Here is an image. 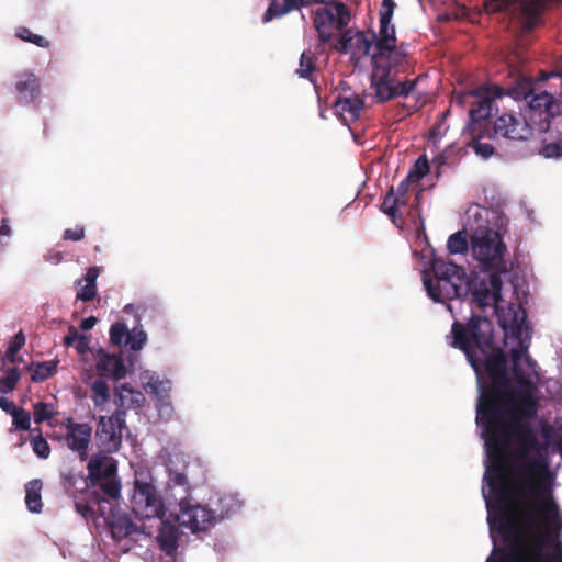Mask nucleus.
I'll return each instance as SVG.
<instances>
[{"label": "nucleus", "mask_w": 562, "mask_h": 562, "mask_svg": "<svg viewBox=\"0 0 562 562\" xmlns=\"http://www.w3.org/2000/svg\"><path fill=\"white\" fill-rule=\"evenodd\" d=\"M493 131L495 136L510 140H527L535 133L521 113H503L494 121Z\"/></svg>", "instance_id": "obj_9"}, {"label": "nucleus", "mask_w": 562, "mask_h": 562, "mask_svg": "<svg viewBox=\"0 0 562 562\" xmlns=\"http://www.w3.org/2000/svg\"><path fill=\"white\" fill-rule=\"evenodd\" d=\"M91 391L93 393L91 398L95 406H103L110 401V389L103 378L100 376V379L92 382Z\"/></svg>", "instance_id": "obj_29"}, {"label": "nucleus", "mask_w": 562, "mask_h": 562, "mask_svg": "<svg viewBox=\"0 0 562 562\" xmlns=\"http://www.w3.org/2000/svg\"><path fill=\"white\" fill-rule=\"evenodd\" d=\"M423 283L429 297L439 303L464 300L471 291V281L465 270L441 259H434L431 269L424 271Z\"/></svg>", "instance_id": "obj_3"}, {"label": "nucleus", "mask_w": 562, "mask_h": 562, "mask_svg": "<svg viewBox=\"0 0 562 562\" xmlns=\"http://www.w3.org/2000/svg\"><path fill=\"white\" fill-rule=\"evenodd\" d=\"M383 58L387 60V64L381 65V67H390L391 70L393 68H402L404 65L408 64V53L396 52L395 47L390 50H385V54L381 59Z\"/></svg>", "instance_id": "obj_37"}, {"label": "nucleus", "mask_w": 562, "mask_h": 562, "mask_svg": "<svg viewBox=\"0 0 562 562\" xmlns=\"http://www.w3.org/2000/svg\"><path fill=\"white\" fill-rule=\"evenodd\" d=\"M0 408L11 415V412H14L18 406L7 397H0Z\"/></svg>", "instance_id": "obj_58"}, {"label": "nucleus", "mask_w": 562, "mask_h": 562, "mask_svg": "<svg viewBox=\"0 0 562 562\" xmlns=\"http://www.w3.org/2000/svg\"><path fill=\"white\" fill-rule=\"evenodd\" d=\"M103 502L105 499L98 491H86L81 495H75V508L86 519L94 518L97 510L104 516Z\"/></svg>", "instance_id": "obj_20"}, {"label": "nucleus", "mask_w": 562, "mask_h": 562, "mask_svg": "<svg viewBox=\"0 0 562 562\" xmlns=\"http://www.w3.org/2000/svg\"><path fill=\"white\" fill-rule=\"evenodd\" d=\"M146 334L143 330L130 333L127 337V341H125L126 346H130L132 350H139L146 342Z\"/></svg>", "instance_id": "obj_48"}, {"label": "nucleus", "mask_w": 562, "mask_h": 562, "mask_svg": "<svg viewBox=\"0 0 562 562\" xmlns=\"http://www.w3.org/2000/svg\"><path fill=\"white\" fill-rule=\"evenodd\" d=\"M99 490H97L98 492H100V495L102 496L105 495L108 496L109 498L111 499H117L121 495V481L120 479L116 476H113V477H110V479H104V480H101L99 481Z\"/></svg>", "instance_id": "obj_31"}, {"label": "nucleus", "mask_w": 562, "mask_h": 562, "mask_svg": "<svg viewBox=\"0 0 562 562\" xmlns=\"http://www.w3.org/2000/svg\"><path fill=\"white\" fill-rule=\"evenodd\" d=\"M329 8L334 11V25L337 31H344L350 21V14L345 3L335 1Z\"/></svg>", "instance_id": "obj_32"}, {"label": "nucleus", "mask_w": 562, "mask_h": 562, "mask_svg": "<svg viewBox=\"0 0 562 562\" xmlns=\"http://www.w3.org/2000/svg\"><path fill=\"white\" fill-rule=\"evenodd\" d=\"M490 460L486 476L494 499L503 505L499 531L514 533L510 552L486 562H562V516L553 497L554 473L536 429L483 438Z\"/></svg>", "instance_id": "obj_2"}, {"label": "nucleus", "mask_w": 562, "mask_h": 562, "mask_svg": "<svg viewBox=\"0 0 562 562\" xmlns=\"http://www.w3.org/2000/svg\"><path fill=\"white\" fill-rule=\"evenodd\" d=\"M301 7H303V0H272L262 16V21L268 23L274 18L283 16Z\"/></svg>", "instance_id": "obj_24"}, {"label": "nucleus", "mask_w": 562, "mask_h": 562, "mask_svg": "<svg viewBox=\"0 0 562 562\" xmlns=\"http://www.w3.org/2000/svg\"><path fill=\"white\" fill-rule=\"evenodd\" d=\"M506 250L501 234L492 228L480 227L471 238L472 256L483 270L507 272L508 268L504 260Z\"/></svg>", "instance_id": "obj_5"}, {"label": "nucleus", "mask_w": 562, "mask_h": 562, "mask_svg": "<svg viewBox=\"0 0 562 562\" xmlns=\"http://www.w3.org/2000/svg\"><path fill=\"white\" fill-rule=\"evenodd\" d=\"M508 95L515 100H526L528 108L524 116L533 132L546 133L554 119L561 115L562 104L547 91L536 92L531 78L519 77L508 89Z\"/></svg>", "instance_id": "obj_4"}, {"label": "nucleus", "mask_w": 562, "mask_h": 562, "mask_svg": "<svg viewBox=\"0 0 562 562\" xmlns=\"http://www.w3.org/2000/svg\"><path fill=\"white\" fill-rule=\"evenodd\" d=\"M32 432H37L36 436H33L31 443L33 451L35 454L42 459H47L50 454V447L46 439L43 438L42 431L40 428H35Z\"/></svg>", "instance_id": "obj_39"}, {"label": "nucleus", "mask_w": 562, "mask_h": 562, "mask_svg": "<svg viewBox=\"0 0 562 562\" xmlns=\"http://www.w3.org/2000/svg\"><path fill=\"white\" fill-rule=\"evenodd\" d=\"M80 336L81 335L78 334L77 328L74 326H70L68 328L67 335L64 337V345L67 347L74 346Z\"/></svg>", "instance_id": "obj_55"}, {"label": "nucleus", "mask_w": 562, "mask_h": 562, "mask_svg": "<svg viewBox=\"0 0 562 562\" xmlns=\"http://www.w3.org/2000/svg\"><path fill=\"white\" fill-rule=\"evenodd\" d=\"M100 274V269L97 266L88 268L85 277L82 279H79L76 281L77 285H81L82 281L86 282V284L89 285H97V279Z\"/></svg>", "instance_id": "obj_52"}, {"label": "nucleus", "mask_w": 562, "mask_h": 562, "mask_svg": "<svg viewBox=\"0 0 562 562\" xmlns=\"http://www.w3.org/2000/svg\"><path fill=\"white\" fill-rule=\"evenodd\" d=\"M97 324V318L94 316H90L87 318H83L80 323V328L85 331L90 330L94 327Z\"/></svg>", "instance_id": "obj_60"}, {"label": "nucleus", "mask_w": 562, "mask_h": 562, "mask_svg": "<svg viewBox=\"0 0 562 562\" xmlns=\"http://www.w3.org/2000/svg\"><path fill=\"white\" fill-rule=\"evenodd\" d=\"M314 25L316 26H333L334 25V11L329 7L317 9L314 16Z\"/></svg>", "instance_id": "obj_45"}, {"label": "nucleus", "mask_w": 562, "mask_h": 562, "mask_svg": "<svg viewBox=\"0 0 562 562\" xmlns=\"http://www.w3.org/2000/svg\"><path fill=\"white\" fill-rule=\"evenodd\" d=\"M429 172V162L425 155L419 156L415 164L413 165L412 169L409 170L408 180H412L413 182H417L420 179H423L427 173Z\"/></svg>", "instance_id": "obj_40"}, {"label": "nucleus", "mask_w": 562, "mask_h": 562, "mask_svg": "<svg viewBox=\"0 0 562 562\" xmlns=\"http://www.w3.org/2000/svg\"><path fill=\"white\" fill-rule=\"evenodd\" d=\"M130 503L132 512L140 519H162L166 514L164 499L151 482L135 479Z\"/></svg>", "instance_id": "obj_6"}, {"label": "nucleus", "mask_w": 562, "mask_h": 562, "mask_svg": "<svg viewBox=\"0 0 562 562\" xmlns=\"http://www.w3.org/2000/svg\"><path fill=\"white\" fill-rule=\"evenodd\" d=\"M341 32L338 42L333 44V48L341 54H346L353 46V32L352 30H344Z\"/></svg>", "instance_id": "obj_46"}, {"label": "nucleus", "mask_w": 562, "mask_h": 562, "mask_svg": "<svg viewBox=\"0 0 562 562\" xmlns=\"http://www.w3.org/2000/svg\"><path fill=\"white\" fill-rule=\"evenodd\" d=\"M469 134L471 136V142H469L468 145L472 146V148L479 156L483 158H488L494 154L493 145L480 142V139L483 137V131H480V136H475L473 133Z\"/></svg>", "instance_id": "obj_41"}, {"label": "nucleus", "mask_w": 562, "mask_h": 562, "mask_svg": "<svg viewBox=\"0 0 562 562\" xmlns=\"http://www.w3.org/2000/svg\"><path fill=\"white\" fill-rule=\"evenodd\" d=\"M396 201L397 200L395 199L394 189L393 187H391L390 191L384 196L381 210L390 217L394 225H396L398 228H402L404 225V218L402 216V213L398 212Z\"/></svg>", "instance_id": "obj_27"}, {"label": "nucleus", "mask_w": 562, "mask_h": 562, "mask_svg": "<svg viewBox=\"0 0 562 562\" xmlns=\"http://www.w3.org/2000/svg\"><path fill=\"white\" fill-rule=\"evenodd\" d=\"M394 8L395 3L393 0H382L380 11V32L375 40L376 52L372 54L373 63L381 60L382 56L385 54V50H390L395 47V27L391 25Z\"/></svg>", "instance_id": "obj_10"}, {"label": "nucleus", "mask_w": 562, "mask_h": 562, "mask_svg": "<svg viewBox=\"0 0 562 562\" xmlns=\"http://www.w3.org/2000/svg\"><path fill=\"white\" fill-rule=\"evenodd\" d=\"M43 484L38 479H34L25 485V504L30 512L41 513L43 508L42 491Z\"/></svg>", "instance_id": "obj_26"}, {"label": "nucleus", "mask_w": 562, "mask_h": 562, "mask_svg": "<svg viewBox=\"0 0 562 562\" xmlns=\"http://www.w3.org/2000/svg\"><path fill=\"white\" fill-rule=\"evenodd\" d=\"M418 79L419 78H416V79H413V80L407 79V80L402 81V82L395 81V89H396L397 97H407V95H409L414 91Z\"/></svg>", "instance_id": "obj_49"}, {"label": "nucleus", "mask_w": 562, "mask_h": 562, "mask_svg": "<svg viewBox=\"0 0 562 562\" xmlns=\"http://www.w3.org/2000/svg\"><path fill=\"white\" fill-rule=\"evenodd\" d=\"M45 258H46V261H48L53 265H58L59 262L63 261L64 254L59 250L52 249L46 254Z\"/></svg>", "instance_id": "obj_57"}, {"label": "nucleus", "mask_w": 562, "mask_h": 562, "mask_svg": "<svg viewBox=\"0 0 562 562\" xmlns=\"http://www.w3.org/2000/svg\"><path fill=\"white\" fill-rule=\"evenodd\" d=\"M316 69L315 57L311 50H305L300 57V67L296 70L300 77L311 79L312 74Z\"/></svg>", "instance_id": "obj_35"}, {"label": "nucleus", "mask_w": 562, "mask_h": 562, "mask_svg": "<svg viewBox=\"0 0 562 562\" xmlns=\"http://www.w3.org/2000/svg\"><path fill=\"white\" fill-rule=\"evenodd\" d=\"M15 35L20 40H22L24 42L32 43V44H34V45H36L38 47H42V48H48L49 45H50V42L47 38H45L42 35H37V34L32 33L31 30L25 27V26H20L16 30Z\"/></svg>", "instance_id": "obj_36"}, {"label": "nucleus", "mask_w": 562, "mask_h": 562, "mask_svg": "<svg viewBox=\"0 0 562 562\" xmlns=\"http://www.w3.org/2000/svg\"><path fill=\"white\" fill-rule=\"evenodd\" d=\"M144 402L145 396L140 391L121 385L114 392V404L116 405L114 413H122V419L125 420L126 412L143 406Z\"/></svg>", "instance_id": "obj_18"}, {"label": "nucleus", "mask_w": 562, "mask_h": 562, "mask_svg": "<svg viewBox=\"0 0 562 562\" xmlns=\"http://www.w3.org/2000/svg\"><path fill=\"white\" fill-rule=\"evenodd\" d=\"M12 424L20 430H30L31 428V414L22 407H18L11 412Z\"/></svg>", "instance_id": "obj_43"}, {"label": "nucleus", "mask_w": 562, "mask_h": 562, "mask_svg": "<svg viewBox=\"0 0 562 562\" xmlns=\"http://www.w3.org/2000/svg\"><path fill=\"white\" fill-rule=\"evenodd\" d=\"M395 50L401 53H408L405 44H401L400 46L395 44Z\"/></svg>", "instance_id": "obj_63"}, {"label": "nucleus", "mask_w": 562, "mask_h": 562, "mask_svg": "<svg viewBox=\"0 0 562 562\" xmlns=\"http://www.w3.org/2000/svg\"><path fill=\"white\" fill-rule=\"evenodd\" d=\"M25 345V336L22 330L16 333L9 341L8 349L5 351V360L14 363L16 361L18 352Z\"/></svg>", "instance_id": "obj_38"}, {"label": "nucleus", "mask_w": 562, "mask_h": 562, "mask_svg": "<svg viewBox=\"0 0 562 562\" xmlns=\"http://www.w3.org/2000/svg\"><path fill=\"white\" fill-rule=\"evenodd\" d=\"M376 60L371 76V86L375 90V95L380 102H386L397 98L395 89V74L391 72L390 67H381Z\"/></svg>", "instance_id": "obj_13"}, {"label": "nucleus", "mask_w": 562, "mask_h": 562, "mask_svg": "<svg viewBox=\"0 0 562 562\" xmlns=\"http://www.w3.org/2000/svg\"><path fill=\"white\" fill-rule=\"evenodd\" d=\"M315 29L317 31L318 38H319L321 43H329L333 40V37H334V33L331 31L333 26H327V27L316 26Z\"/></svg>", "instance_id": "obj_54"}, {"label": "nucleus", "mask_w": 562, "mask_h": 562, "mask_svg": "<svg viewBox=\"0 0 562 562\" xmlns=\"http://www.w3.org/2000/svg\"><path fill=\"white\" fill-rule=\"evenodd\" d=\"M53 413L49 411V407L46 403L37 402L33 406V417L36 424H42L45 420L50 419Z\"/></svg>", "instance_id": "obj_47"}, {"label": "nucleus", "mask_w": 562, "mask_h": 562, "mask_svg": "<svg viewBox=\"0 0 562 562\" xmlns=\"http://www.w3.org/2000/svg\"><path fill=\"white\" fill-rule=\"evenodd\" d=\"M85 238V227L76 225L74 228H67L63 233L64 240L79 241Z\"/></svg>", "instance_id": "obj_50"}, {"label": "nucleus", "mask_w": 562, "mask_h": 562, "mask_svg": "<svg viewBox=\"0 0 562 562\" xmlns=\"http://www.w3.org/2000/svg\"><path fill=\"white\" fill-rule=\"evenodd\" d=\"M130 331L125 324L115 323L110 328V340L113 345L121 346L123 341H127Z\"/></svg>", "instance_id": "obj_44"}, {"label": "nucleus", "mask_w": 562, "mask_h": 562, "mask_svg": "<svg viewBox=\"0 0 562 562\" xmlns=\"http://www.w3.org/2000/svg\"><path fill=\"white\" fill-rule=\"evenodd\" d=\"M111 535L115 540H122L132 537L135 533H146L145 527L136 526L127 515L114 516L110 522Z\"/></svg>", "instance_id": "obj_23"}, {"label": "nucleus", "mask_w": 562, "mask_h": 562, "mask_svg": "<svg viewBox=\"0 0 562 562\" xmlns=\"http://www.w3.org/2000/svg\"><path fill=\"white\" fill-rule=\"evenodd\" d=\"M144 387L148 394L155 396L157 403H159L161 407L170 406L169 391L171 387L169 381H161L158 378H150Z\"/></svg>", "instance_id": "obj_25"}, {"label": "nucleus", "mask_w": 562, "mask_h": 562, "mask_svg": "<svg viewBox=\"0 0 562 562\" xmlns=\"http://www.w3.org/2000/svg\"><path fill=\"white\" fill-rule=\"evenodd\" d=\"M447 247L450 254H465L469 249L468 234L465 231H458L448 238Z\"/></svg>", "instance_id": "obj_30"}, {"label": "nucleus", "mask_w": 562, "mask_h": 562, "mask_svg": "<svg viewBox=\"0 0 562 562\" xmlns=\"http://www.w3.org/2000/svg\"><path fill=\"white\" fill-rule=\"evenodd\" d=\"M544 0H515L513 11L519 12L524 32H531L538 24Z\"/></svg>", "instance_id": "obj_15"}, {"label": "nucleus", "mask_w": 562, "mask_h": 562, "mask_svg": "<svg viewBox=\"0 0 562 562\" xmlns=\"http://www.w3.org/2000/svg\"><path fill=\"white\" fill-rule=\"evenodd\" d=\"M64 427L67 447L76 452L81 461H86L92 437V427L87 423H76L71 417L65 420Z\"/></svg>", "instance_id": "obj_12"}, {"label": "nucleus", "mask_w": 562, "mask_h": 562, "mask_svg": "<svg viewBox=\"0 0 562 562\" xmlns=\"http://www.w3.org/2000/svg\"><path fill=\"white\" fill-rule=\"evenodd\" d=\"M99 360L97 361V372L101 378H111L117 381L125 376L126 368L124 360L120 356L104 353L100 351Z\"/></svg>", "instance_id": "obj_21"}, {"label": "nucleus", "mask_w": 562, "mask_h": 562, "mask_svg": "<svg viewBox=\"0 0 562 562\" xmlns=\"http://www.w3.org/2000/svg\"><path fill=\"white\" fill-rule=\"evenodd\" d=\"M97 296V285L85 284L77 292L76 299L82 302H90Z\"/></svg>", "instance_id": "obj_51"}, {"label": "nucleus", "mask_w": 562, "mask_h": 562, "mask_svg": "<svg viewBox=\"0 0 562 562\" xmlns=\"http://www.w3.org/2000/svg\"><path fill=\"white\" fill-rule=\"evenodd\" d=\"M89 342V338L85 335H81L74 346L79 355H85L90 349Z\"/></svg>", "instance_id": "obj_56"}, {"label": "nucleus", "mask_w": 562, "mask_h": 562, "mask_svg": "<svg viewBox=\"0 0 562 562\" xmlns=\"http://www.w3.org/2000/svg\"><path fill=\"white\" fill-rule=\"evenodd\" d=\"M179 529L177 526L160 519L156 540L167 555L176 554L179 547Z\"/></svg>", "instance_id": "obj_22"}, {"label": "nucleus", "mask_w": 562, "mask_h": 562, "mask_svg": "<svg viewBox=\"0 0 562 562\" xmlns=\"http://www.w3.org/2000/svg\"><path fill=\"white\" fill-rule=\"evenodd\" d=\"M413 181L412 180H408V177H406L404 180H402L398 186H397V189H396V192H394L395 194H400V195H407V192H408V188H409V184L412 183Z\"/></svg>", "instance_id": "obj_59"}, {"label": "nucleus", "mask_w": 562, "mask_h": 562, "mask_svg": "<svg viewBox=\"0 0 562 562\" xmlns=\"http://www.w3.org/2000/svg\"><path fill=\"white\" fill-rule=\"evenodd\" d=\"M395 199L397 200L396 201L397 206L405 205L407 203L405 195L395 194Z\"/></svg>", "instance_id": "obj_62"}, {"label": "nucleus", "mask_w": 562, "mask_h": 562, "mask_svg": "<svg viewBox=\"0 0 562 562\" xmlns=\"http://www.w3.org/2000/svg\"><path fill=\"white\" fill-rule=\"evenodd\" d=\"M491 271L487 277L471 282L470 294L480 310L494 306L505 335L517 340V347L510 350L515 384L508 376L507 357L494 342V327L488 318L472 315L467 324L456 321L448 338L453 348L464 352L477 374L476 424L482 429V437L513 432L527 435L536 429L530 420L536 418L539 407L530 379L536 363L526 355L531 327L521 305L499 306L503 272Z\"/></svg>", "instance_id": "obj_1"}, {"label": "nucleus", "mask_w": 562, "mask_h": 562, "mask_svg": "<svg viewBox=\"0 0 562 562\" xmlns=\"http://www.w3.org/2000/svg\"><path fill=\"white\" fill-rule=\"evenodd\" d=\"M21 379V371L13 367L7 370L5 375L0 378V392L3 394L12 392Z\"/></svg>", "instance_id": "obj_34"}, {"label": "nucleus", "mask_w": 562, "mask_h": 562, "mask_svg": "<svg viewBox=\"0 0 562 562\" xmlns=\"http://www.w3.org/2000/svg\"><path fill=\"white\" fill-rule=\"evenodd\" d=\"M364 106V100L360 95H338L334 102V109L345 122H356Z\"/></svg>", "instance_id": "obj_19"}, {"label": "nucleus", "mask_w": 562, "mask_h": 562, "mask_svg": "<svg viewBox=\"0 0 562 562\" xmlns=\"http://www.w3.org/2000/svg\"><path fill=\"white\" fill-rule=\"evenodd\" d=\"M15 90L18 100L22 104L35 101L41 93L38 77L31 71H23L15 77Z\"/></svg>", "instance_id": "obj_16"}, {"label": "nucleus", "mask_w": 562, "mask_h": 562, "mask_svg": "<svg viewBox=\"0 0 562 562\" xmlns=\"http://www.w3.org/2000/svg\"><path fill=\"white\" fill-rule=\"evenodd\" d=\"M215 516L211 510L201 505H191L188 501H181L177 521L180 526L190 529L192 532L207 529L213 525Z\"/></svg>", "instance_id": "obj_11"}, {"label": "nucleus", "mask_w": 562, "mask_h": 562, "mask_svg": "<svg viewBox=\"0 0 562 562\" xmlns=\"http://www.w3.org/2000/svg\"><path fill=\"white\" fill-rule=\"evenodd\" d=\"M58 361H43L36 363L32 370L31 380L33 382H43L57 372Z\"/></svg>", "instance_id": "obj_28"}, {"label": "nucleus", "mask_w": 562, "mask_h": 562, "mask_svg": "<svg viewBox=\"0 0 562 562\" xmlns=\"http://www.w3.org/2000/svg\"><path fill=\"white\" fill-rule=\"evenodd\" d=\"M502 95L503 89L497 85L483 86L473 92L474 100L470 106V122L467 126L469 133L480 136V131L487 126L485 120L491 115L495 100Z\"/></svg>", "instance_id": "obj_7"}, {"label": "nucleus", "mask_w": 562, "mask_h": 562, "mask_svg": "<svg viewBox=\"0 0 562 562\" xmlns=\"http://www.w3.org/2000/svg\"><path fill=\"white\" fill-rule=\"evenodd\" d=\"M60 476L66 492H69L76 486L77 475L72 471L63 472Z\"/></svg>", "instance_id": "obj_53"}, {"label": "nucleus", "mask_w": 562, "mask_h": 562, "mask_svg": "<svg viewBox=\"0 0 562 562\" xmlns=\"http://www.w3.org/2000/svg\"><path fill=\"white\" fill-rule=\"evenodd\" d=\"M334 2H335V0H303V7H308L313 3H323V4H326L327 7H329Z\"/></svg>", "instance_id": "obj_61"}, {"label": "nucleus", "mask_w": 562, "mask_h": 562, "mask_svg": "<svg viewBox=\"0 0 562 562\" xmlns=\"http://www.w3.org/2000/svg\"><path fill=\"white\" fill-rule=\"evenodd\" d=\"M109 453H97L88 461V472L93 481H101L117 475V462Z\"/></svg>", "instance_id": "obj_17"}, {"label": "nucleus", "mask_w": 562, "mask_h": 562, "mask_svg": "<svg viewBox=\"0 0 562 562\" xmlns=\"http://www.w3.org/2000/svg\"><path fill=\"white\" fill-rule=\"evenodd\" d=\"M376 34L372 33L371 37H367L363 32L357 31L353 33V46L357 52L362 53L363 55H371V48L375 46Z\"/></svg>", "instance_id": "obj_33"}, {"label": "nucleus", "mask_w": 562, "mask_h": 562, "mask_svg": "<svg viewBox=\"0 0 562 562\" xmlns=\"http://www.w3.org/2000/svg\"><path fill=\"white\" fill-rule=\"evenodd\" d=\"M540 154L548 159L562 158V138L553 142H547L543 139Z\"/></svg>", "instance_id": "obj_42"}, {"label": "nucleus", "mask_w": 562, "mask_h": 562, "mask_svg": "<svg viewBox=\"0 0 562 562\" xmlns=\"http://www.w3.org/2000/svg\"><path fill=\"white\" fill-rule=\"evenodd\" d=\"M122 413H113L111 416H101L97 429L95 440L101 453L117 452L122 445V430L125 428Z\"/></svg>", "instance_id": "obj_8"}, {"label": "nucleus", "mask_w": 562, "mask_h": 562, "mask_svg": "<svg viewBox=\"0 0 562 562\" xmlns=\"http://www.w3.org/2000/svg\"><path fill=\"white\" fill-rule=\"evenodd\" d=\"M191 457L183 451H172L167 462L169 482L176 486L189 487Z\"/></svg>", "instance_id": "obj_14"}]
</instances>
